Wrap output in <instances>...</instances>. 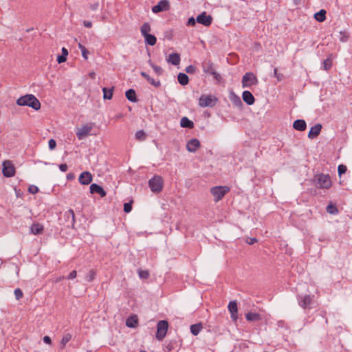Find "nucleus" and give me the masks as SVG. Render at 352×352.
I'll list each match as a JSON object with an SVG mask.
<instances>
[{"instance_id":"1","label":"nucleus","mask_w":352,"mask_h":352,"mask_svg":"<svg viewBox=\"0 0 352 352\" xmlns=\"http://www.w3.org/2000/svg\"><path fill=\"white\" fill-rule=\"evenodd\" d=\"M16 103L19 106H28L36 111L41 108L40 101L32 94L21 96L16 100Z\"/></svg>"},{"instance_id":"2","label":"nucleus","mask_w":352,"mask_h":352,"mask_svg":"<svg viewBox=\"0 0 352 352\" xmlns=\"http://www.w3.org/2000/svg\"><path fill=\"white\" fill-rule=\"evenodd\" d=\"M314 183L316 188L321 189H329L332 185L329 175L322 173L315 175Z\"/></svg>"},{"instance_id":"3","label":"nucleus","mask_w":352,"mask_h":352,"mask_svg":"<svg viewBox=\"0 0 352 352\" xmlns=\"http://www.w3.org/2000/svg\"><path fill=\"white\" fill-rule=\"evenodd\" d=\"M230 188L227 186H217L210 188V193L214 197V201L218 202L230 192Z\"/></svg>"},{"instance_id":"4","label":"nucleus","mask_w":352,"mask_h":352,"mask_svg":"<svg viewBox=\"0 0 352 352\" xmlns=\"http://www.w3.org/2000/svg\"><path fill=\"white\" fill-rule=\"evenodd\" d=\"M201 66L204 73L213 76L214 78L218 81H219L221 79V75L216 72L214 64L211 60H204L202 62Z\"/></svg>"},{"instance_id":"5","label":"nucleus","mask_w":352,"mask_h":352,"mask_svg":"<svg viewBox=\"0 0 352 352\" xmlns=\"http://www.w3.org/2000/svg\"><path fill=\"white\" fill-rule=\"evenodd\" d=\"M148 186L153 192H160L163 188V179L161 176L155 175L148 181Z\"/></svg>"},{"instance_id":"6","label":"nucleus","mask_w":352,"mask_h":352,"mask_svg":"<svg viewBox=\"0 0 352 352\" xmlns=\"http://www.w3.org/2000/svg\"><path fill=\"white\" fill-rule=\"evenodd\" d=\"M168 329V322L166 320H160L157 324L156 339L162 341L166 336Z\"/></svg>"},{"instance_id":"7","label":"nucleus","mask_w":352,"mask_h":352,"mask_svg":"<svg viewBox=\"0 0 352 352\" xmlns=\"http://www.w3.org/2000/svg\"><path fill=\"white\" fill-rule=\"evenodd\" d=\"M258 82V81L256 76L252 72H248L243 75L241 81L242 87L243 88L256 85Z\"/></svg>"},{"instance_id":"8","label":"nucleus","mask_w":352,"mask_h":352,"mask_svg":"<svg viewBox=\"0 0 352 352\" xmlns=\"http://www.w3.org/2000/svg\"><path fill=\"white\" fill-rule=\"evenodd\" d=\"M314 296L313 295L298 296V304L304 309H311V305L314 303Z\"/></svg>"},{"instance_id":"9","label":"nucleus","mask_w":352,"mask_h":352,"mask_svg":"<svg viewBox=\"0 0 352 352\" xmlns=\"http://www.w3.org/2000/svg\"><path fill=\"white\" fill-rule=\"evenodd\" d=\"M94 123L87 124L77 129L76 136L79 140H83L85 137L90 135L93 129Z\"/></svg>"},{"instance_id":"10","label":"nucleus","mask_w":352,"mask_h":352,"mask_svg":"<svg viewBox=\"0 0 352 352\" xmlns=\"http://www.w3.org/2000/svg\"><path fill=\"white\" fill-rule=\"evenodd\" d=\"M2 172L5 177H11L15 175V168L10 160H6L3 162Z\"/></svg>"},{"instance_id":"11","label":"nucleus","mask_w":352,"mask_h":352,"mask_svg":"<svg viewBox=\"0 0 352 352\" xmlns=\"http://www.w3.org/2000/svg\"><path fill=\"white\" fill-rule=\"evenodd\" d=\"M216 98H213L212 96L202 95L199 98V104L202 107H213L215 104Z\"/></svg>"},{"instance_id":"12","label":"nucleus","mask_w":352,"mask_h":352,"mask_svg":"<svg viewBox=\"0 0 352 352\" xmlns=\"http://www.w3.org/2000/svg\"><path fill=\"white\" fill-rule=\"evenodd\" d=\"M170 9V3L168 0H161L158 3L152 8L154 13H158L163 11H167Z\"/></svg>"},{"instance_id":"13","label":"nucleus","mask_w":352,"mask_h":352,"mask_svg":"<svg viewBox=\"0 0 352 352\" xmlns=\"http://www.w3.org/2000/svg\"><path fill=\"white\" fill-rule=\"evenodd\" d=\"M196 21L197 23L208 27L212 22V17L210 15L207 14L206 12H203L201 14L197 16Z\"/></svg>"},{"instance_id":"14","label":"nucleus","mask_w":352,"mask_h":352,"mask_svg":"<svg viewBox=\"0 0 352 352\" xmlns=\"http://www.w3.org/2000/svg\"><path fill=\"white\" fill-rule=\"evenodd\" d=\"M93 177L88 171L82 172L78 178L79 182L82 185H88L92 182Z\"/></svg>"},{"instance_id":"15","label":"nucleus","mask_w":352,"mask_h":352,"mask_svg":"<svg viewBox=\"0 0 352 352\" xmlns=\"http://www.w3.org/2000/svg\"><path fill=\"white\" fill-rule=\"evenodd\" d=\"M199 146L200 142L196 138L191 139L186 144V149L192 153L195 152Z\"/></svg>"},{"instance_id":"16","label":"nucleus","mask_w":352,"mask_h":352,"mask_svg":"<svg viewBox=\"0 0 352 352\" xmlns=\"http://www.w3.org/2000/svg\"><path fill=\"white\" fill-rule=\"evenodd\" d=\"M64 217L68 223L67 226L71 225V226L74 228L76 221L74 210L72 209H69V210L66 211L64 214Z\"/></svg>"},{"instance_id":"17","label":"nucleus","mask_w":352,"mask_h":352,"mask_svg":"<svg viewBox=\"0 0 352 352\" xmlns=\"http://www.w3.org/2000/svg\"><path fill=\"white\" fill-rule=\"evenodd\" d=\"M89 189H90V193H91V194L98 193L100 195L101 197H104L107 195L104 190L97 184H91L89 187Z\"/></svg>"},{"instance_id":"18","label":"nucleus","mask_w":352,"mask_h":352,"mask_svg":"<svg viewBox=\"0 0 352 352\" xmlns=\"http://www.w3.org/2000/svg\"><path fill=\"white\" fill-rule=\"evenodd\" d=\"M228 310L230 312L231 318L233 321H236L238 316V308H237V304L234 301H232L228 305Z\"/></svg>"},{"instance_id":"19","label":"nucleus","mask_w":352,"mask_h":352,"mask_svg":"<svg viewBox=\"0 0 352 352\" xmlns=\"http://www.w3.org/2000/svg\"><path fill=\"white\" fill-rule=\"evenodd\" d=\"M322 129V125L320 124H316L314 126H312L309 132L308 133V138L310 139H314L316 138L320 133Z\"/></svg>"},{"instance_id":"20","label":"nucleus","mask_w":352,"mask_h":352,"mask_svg":"<svg viewBox=\"0 0 352 352\" xmlns=\"http://www.w3.org/2000/svg\"><path fill=\"white\" fill-rule=\"evenodd\" d=\"M243 101L248 105H252L255 102V98L252 94L249 91H244L242 94Z\"/></svg>"},{"instance_id":"21","label":"nucleus","mask_w":352,"mask_h":352,"mask_svg":"<svg viewBox=\"0 0 352 352\" xmlns=\"http://www.w3.org/2000/svg\"><path fill=\"white\" fill-rule=\"evenodd\" d=\"M43 226L38 223H34L30 227V232L34 235L40 234L43 231Z\"/></svg>"},{"instance_id":"22","label":"nucleus","mask_w":352,"mask_h":352,"mask_svg":"<svg viewBox=\"0 0 352 352\" xmlns=\"http://www.w3.org/2000/svg\"><path fill=\"white\" fill-rule=\"evenodd\" d=\"M180 60V55L178 53L170 54L167 58V61L173 65H179Z\"/></svg>"},{"instance_id":"23","label":"nucleus","mask_w":352,"mask_h":352,"mask_svg":"<svg viewBox=\"0 0 352 352\" xmlns=\"http://www.w3.org/2000/svg\"><path fill=\"white\" fill-rule=\"evenodd\" d=\"M293 127L299 131H303L307 128L306 122L304 120H296L293 124Z\"/></svg>"},{"instance_id":"24","label":"nucleus","mask_w":352,"mask_h":352,"mask_svg":"<svg viewBox=\"0 0 352 352\" xmlns=\"http://www.w3.org/2000/svg\"><path fill=\"white\" fill-rule=\"evenodd\" d=\"M143 37L144 38V41H145L146 44H147L148 45L153 46L155 45V43L157 42L156 37L153 34H148L143 36Z\"/></svg>"},{"instance_id":"25","label":"nucleus","mask_w":352,"mask_h":352,"mask_svg":"<svg viewBox=\"0 0 352 352\" xmlns=\"http://www.w3.org/2000/svg\"><path fill=\"white\" fill-rule=\"evenodd\" d=\"M180 125L182 127L192 129L194 127V123L190 120L187 117H183L180 121Z\"/></svg>"},{"instance_id":"26","label":"nucleus","mask_w":352,"mask_h":352,"mask_svg":"<svg viewBox=\"0 0 352 352\" xmlns=\"http://www.w3.org/2000/svg\"><path fill=\"white\" fill-rule=\"evenodd\" d=\"M126 98L131 102H135L138 101L136 93L134 89H129L125 93Z\"/></svg>"},{"instance_id":"27","label":"nucleus","mask_w":352,"mask_h":352,"mask_svg":"<svg viewBox=\"0 0 352 352\" xmlns=\"http://www.w3.org/2000/svg\"><path fill=\"white\" fill-rule=\"evenodd\" d=\"M138 323V319L136 316H133L128 318L126 320V325L128 327L134 328Z\"/></svg>"},{"instance_id":"28","label":"nucleus","mask_w":352,"mask_h":352,"mask_svg":"<svg viewBox=\"0 0 352 352\" xmlns=\"http://www.w3.org/2000/svg\"><path fill=\"white\" fill-rule=\"evenodd\" d=\"M326 10L322 9L314 14V18L319 22H323L326 19Z\"/></svg>"},{"instance_id":"29","label":"nucleus","mask_w":352,"mask_h":352,"mask_svg":"<svg viewBox=\"0 0 352 352\" xmlns=\"http://www.w3.org/2000/svg\"><path fill=\"white\" fill-rule=\"evenodd\" d=\"M203 328L201 323H197L190 326V332L194 336H197Z\"/></svg>"},{"instance_id":"30","label":"nucleus","mask_w":352,"mask_h":352,"mask_svg":"<svg viewBox=\"0 0 352 352\" xmlns=\"http://www.w3.org/2000/svg\"><path fill=\"white\" fill-rule=\"evenodd\" d=\"M178 82L182 85H186L189 82L188 76L184 73H179L177 76Z\"/></svg>"},{"instance_id":"31","label":"nucleus","mask_w":352,"mask_h":352,"mask_svg":"<svg viewBox=\"0 0 352 352\" xmlns=\"http://www.w3.org/2000/svg\"><path fill=\"white\" fill-rule=\"evenodd\" d=\"M245 318L248 321H258L261 319V316L257 313L248 312L245 314Z\"/></svg>"},{"instance_id":"32","label":"nucleus","mask_w":352,"mask_h":352,"mask_svg":"<svg viewBox=\"0 0 352 352\" xmlns=\"http://www.w3.org/2000/svg\"><path fill=\"white\" fill-rule=\"evenodd\" d=\"M113 87L111 88V89H109L107 87L102 88L104 99H108V100L111 99L112 96H113Z\"/></svg>"},{"instance_id":"33","label":"nucleus","mask_w":352,"mask_h":352,"mask_svg":"<svg viewBox=\"0 0 352 352\" xmlns=\"http://www.w3.org/2000/svg\"><path fill=\"white\" fill-rule=\"evenodd\" d=\"M151 25L148 23L145 22L142 24V25L140 28V32L141 34L143 36L149 34V32L151 31Z\"/></svg>"},{"instance_id":"34","label":"nucleus","mask_w":352,"mask_h":352,"mask_svg":"<svg viewBox=\"0 0 352 352\" xmlns=\"http://www.w3.org/2000/svg\"><path fill=\"white\" fill-rule=\"evenodd\" d=\"M135 139L138 141H144L146 138V134L143 130H139L135 133Z\"/></svg>"},{"instance_id":"35","label":"nucleus","mask_w":352,"mask_h":352,"mask_svg":"<svg viewBox=\"0 0 352 352\" xmlns=\"http://www.w3.org/2000/svg\"><path fill=\"white\" fill-rule=\"evenodd\" d=\"M326 210L328 213L331 214H336L339 212L337 207L335 205L332 204L331 203L327 206Z\"/></svg>"},{"instance_id":"36","label":"nucleus","mask_w":352,"mask_h":352,"mask_svg":"<svg viewBox=\"0 0 352 352\" xmlns=\"http://www.w3.org/2000/svg\"><path fill=\"white\" fill-rule=\"evenodd\" d=\"M96 276V270H89V272L86 275L85 279L88 282H91V281H93L95 279Z\"/></svg>"},{"instance_id":"37","label":"nucleus","mask_w":352,"mask_h":352,"mask_svg":"<svg viewBox=\"0 0 352 352\" xmlns=\"http://www.w3.org/2000/svg\"><path fill=\"white\" fill-rule=\"evenodd\" d=\"M78 48L81 50L82 57L87 60L88 58V54L89 52L87 50V48L82 45V44H78Z\"/></svg>"},{"instance_id":"38","label":"nucleus","mask_w":352,"mask_h":352,"mask_svg":"<svg viewBox=\"0 0 352 352\" xmlns=\"http://www.w3.org/2000/svg\"><path fill=\"white\" fill-rule=\"evenodd\" d=\"M149 64L151 66V67L153 68V69L154 70V72L157 75H161L162 74L163 69H162V68L161 67L153 64V63H151V60L149 61Z\"/></svg>"},{"instance_id":"39","label":"nucleus","mask_w":352,"mask_h":352,"mask_svg":"<svg viewBox=\"0 0 352 352\" xmlns=\"http://www.w3.org/2000/svg\"><path fill=\"white\" fill-rule=\"evenodd\" d=\"M138 273L141 279H147L149 277V272L148 270H138Z\"/></svg>"},{"instance_id":"40","label":"nucleus","mask_w":352,"mask_h":352,"mask_svg":"<svg viewBox=\"0 0 352 352\" xmlns=\"http://www.w3.org/2000/svg\"><path fill=\"white\" fill-rule=\"evenodd\" d=\"M72 339V335L70 333H67L63 336L61 340L62 348H64L66 344Z\"/></svg>"},{"instance_id":"41","label":"nucleus","mask_w":352,"mask_h":352,"mask_svg":"<svg viewBox=\"0 0 352 352\" xmlns=\"http://www.w3.org/2000/svg\"><path fill=\"white\" fill-rule=\"evenodd\" d=\"M232 102L234 106L239 108H241L243 106V102L241 98L237 96H234V97L232 98Z\"/></svg>"},{"instance_id":"42","label":"nucleus","mask_w":352,"mask_h":352,"mask_svg":"<svg viewBox=\"0 0 352 352\" xmlns=\"http://www.w3.org/2000/svg\"><path fill=\"white\" fill-rule=\"evenodd\" d=\"M322 63H323L324 69L326 71L329 70L332 66V61L330 58H327L326 60H324L323 61Z\"/></svg>"},{"instance_id":"43","label":"nucleus","mask_w":352,"mask_h":352,"mask_svg":"<svg viewBox=\"0 0 352 352\" xmlns=\"http://www.w3.org/2000/svg\"><path fill=\"white\" fill-rule=\"evenodd\" d=\"M347 170V168L344 164H340L338 167V175L341 177L342 175L344 174Z\"/></svg>"},{"instance_id":"44","label":"nucleus","mask_w":352,"mask_h":352,"mask_svg":"<svg viewBox=\"0 0 352 352\" xmlns=\"http://www.w3.org/2000/svg\"><path fill=\"white\" fill-rule=\"evenodd\" d=\"M148 82L155 87H159L161 85L160 80H155L151 77L148 78Z\"/></svg>"},{"instance_id":"45","label":"nucleus","mask_w":352,"mask_h":352,"mask_svg":"<svg viewBox=\"0 0 352 352\" xmlns=\"http://www.w3.org/2000/svg\"><path fill=\"white\" fill-rule=\"evenodd\" d=\"M14 296H15L16 299L18 300H20L23 297V296L22 290L21 289H19V288H16L14 290Z\"/></svg>"},{"instance_id":"46","label":"nucleus","mask_w":352,"mask_h":352,"mask_svg":"<svg viewBox=\"0 0 352 352\" xmlns=\"http://www.w3.org/2000/svg\"><path fill=\"white\" fill-rule=\"evenodd\" d=\"M196 67L192 65H188L185 69L186 72L189 74H195L196 72Z\"/></svg>"},{"instance_id":"47","label":"nucleus","mask_w":352,"mask_h":352,"mask_svg":"<svg viewBox=\"0 0 352 352\" xmlns=\"http://www.w3.org/2000/svg\"><path fill=\"white\" fill-rule=\"evenodd\" d=\"M132 210V201L124 203V211L126 213H129Z\"/></svg>"},{"instance_id":"48","label":"nucleus","mask_w":352,"mask_h":352,"mask_svg":"<svg viewBox=\"0 0 352 352\" xmlns=\"http://www.w3.org/2000/svg\"><path fill=\"white\" fill-rule=\"evenodd\" d=\"M340 34L341 35L340 41L346 42L349 38V34L345 32H340Z\"/></svg>"},{"instance_id":"49","label":"nucleus","mask_w":352,"mask_h":352,"mask_svg":"<svg viewBox=\"0 0 352 352\" xmlns=\"http://www.w3.org/2000/svg\"><path fill=\"white\" fill-rule=\"evenodd\" d=\"M49 148L50 150H53L56 146V142L54 139H50L48 142Z\"/></svg>"},{"instance_id":"50","label":"nucleus","mask_w":352,"mask_h":352,"mask_svg":"<svg viewBox=\"0 0 352 352\" xmlns=\"http://www.w3.org/2000/svg\"><path fill=\"white\" fill-rule=\"evenodd\" d=\"M274 76L277 78L278 81L282 80L283 75L281 74L278 73L277 68H274Z\"/></svg>"},{"instance_id":"51","label":"nucleus","mask_w":352,"mask_h":352,"mask_svg":"<svg viewBox=\"0 0 352 352\" xmlns=\"http://www.w3.org/2000/svg\"><path fill=\"white\" fill-rule=\"evenodd\" d=\"M67 60V56H65V55H58V57H57V62L58 63H63L64 62H65Z\"/></svg>"},{"instance_id":"52","label":"nucleus","mask_w":352,"mask_h":352,"mask_svg":"<svg viewBox=\"0 0 352 352\" xmlns=\"http://www.w3.org/2000/svg\"><path fill=\"white\" fill-rule=\"evenodd\" d=\"M196 19H195L194 17H190L188 19V22H187V25H189V26H194L196 23Z\"/></svg>"},{"instance_id":"53","label":"nucleus","mask_w":352,"mask_h":352,"mask_svg":"<svg viewBox=\"0 0 352 352\" xmlns=\"http://www.w3.org/2000/svg\"><path fill=\"white\" fill-rule=\"evenodd\" d=\"M29 192L32 194H35L38 191V188L36 186H31L29 187Z\"/></svg>"},{"instance_id":"54","label":"nucleus","mask_w":352,"mask_h":352,"mask_svg":"<svg viewBox=\"0 0 352 352\" xmlns=\"http://www.w3.org/2000/svg\"><path fill=\"white\" fill-rule=\"evenodd\" d=\"M77 272L76 270L72 271L67 276V279H74L76 277Z\"/></svg>"},{"instance_id":"55","label":"nucleus","mask_w":352,"mask_h":352,"mask_svg":"<svg viewBox=\"0 0 352 352\" xmlns=\"http://www.w3.org/2000/svg\"><path fill=\"white\" fill-rule=\"evenodd\" d=\"M59 168L62 172H66L68 169V166L66 164H61L59 166Z\"/></svg>"},{"instance_id":"56","label":"nucleus","mask_w":352,"mask_h":352,"mask_svg":"<svg viewBox=\"0 0 352 352\" xmlns=\"http://www.w3.org/2000/svg\"><path fill=\"white\" fill-rule=\"evenodd\" d=\"M257 241L256 238H250L247 240V243L250 245H253L254 243Z\"/></svg>"},{"instance_id":"57","label":"nucleus","mask_w":352,"mask_h":352,"mask_svg":"<svg viewBox=\"0 0 352 352\" xmlns=\"http://www.w3.org/2000/svg\"><path fill=\"white\" fill-rule=\"evenodd\" d=\"M83 24L85 27L91 28L92 27V23L89 21H84Z\"/></svg>"},{"instance_id":"58","label":"nucleus","mask_w":352,"mask_h":352,"mask_svg":"<svg viewBox=\"0 0 352 352\" xmlns=\"http://www.w3.org/2000/svg\"><path fill=\"white\" fill-rule=\"evenodd\" d=\"M43 341H44L45 343L49 344H51V342H52L51 338L49 336H45L43 338Z\"/></svg>"},{"instance_id":"59","label":"nucleus","mask_w":352,"mask_h":352,"mask_svg":"<svg viewBox=\"0 0 352 352\" xmlns=\"http://www.w3.org/2000/svg\"><path fill=\"white\" fill-rule=\"evenodd\" d=\"M166 348L168 352L171 351L173 349V344L172 342L168 343Z\"/></svg>"},{"instance_id":"60","label":"nucleus","mask_w":352,"mask_h":352,"mask_svg":"<svg viewBox=\"0 0 352 352\" xmlns=\"http://www.w3.org/2000/svg\"><path fill=\"white\" fill-rule=\"evenodd\" d=\"M141 76L142 77H144L145 79H146L147 80H148V78H150V76L144 72H142L140 73Z\"/></svg>"},{"instance_id":"61","label":"nucleus","mask_w":352,"mask_h":352,"mask_svg":"<svg viewBox=\"0 0 352 352\" xmlns=\"http://www.w3.org/2000/svg\"><path fill=\"white\" fill-rule=\"evenodd\" d=\"M62 55L67 56L68 55V51L65 47L62 48Z\"/></svg>"},{"instance_id":"62","label":"nucleus","mask_w":352,"mask_h":352,"mask_svg":"<svg viewBox=\"0 0 352 352\" xmlns=\"http://www.w3.org/2000/svg\"><path fill=\"white\" fill-rule=\"evenodd\" d=\"M89 77H90L91 78H92V79H95V78H96V73H95V72H90V73L89 74Z\"/></svg>"},{"instance_id":"63","label":"nucleus","mask_w":352,"mask_h":352,"mask_svg":"<svg viewBox=\"0 0 352 352\" xmlns=\"http://www.w3.org/2000/svg\"><path fill=\"white\" fill-rule=\"evenodd\" d=\"M301 0H294V3L296 6H298L300 3Z\"/></svg>"},{"instance_id":"64","label":"nucleus","mask_w":352,"mask_h":352,"mask_svg":"<svg viewBox=\"0 0 352 352\" xmlns=\"http://www.w3.org/2000/svg\"><path fill=\"white\" fill-rule=\"evenodd\" d=\"M73 177V175H70V174H68L67 175V178L68 179H70V178H72Z\"/></svg>"}]
</instances>
